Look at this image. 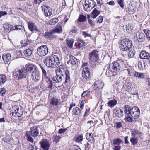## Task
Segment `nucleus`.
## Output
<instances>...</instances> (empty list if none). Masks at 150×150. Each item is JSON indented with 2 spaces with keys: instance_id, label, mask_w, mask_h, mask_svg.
Returning <instances> with one entry per match:
<instances>
[{
  "instance_id": "864d4df0",
  "label": "nucleus",
  "mask_w": 150,
  "mask_h": 150,
  "mask_svg": "<svg viewBox=\"0 0 150 150\" xmlns=\"http://www.w3.org/2000/svg\"><path fill=\"white\" fill-rule=\"evenodd\" d=\"M144 32L146 34L147 37L150 40V31L147 30H144Z\"/></svg>"
},
{
  "instance_id": "ddd939ff",
  "label": "nucleus",
  "mask_w": 150,
  "mask_h": 150,
  "mask_svg": "<svg viewBox=\"0 0 150 150\" xmlns=\"http://www.w3.org/2000/svg\"><path fill=\"white\" fill-rule=\"evenodd\" d=\"M37 70L36 66L32 64H27L25 65V72L27 74L34 72Z\"/></svg>"
},
{
  "instance_id": "0e129e2a",
  "label": "nucleus",
  "mask_w": 150,
  "mask_h": 150,
  "mask_svg": "<svg viewBox=\"0 0 150 150\" xmlns=\"http://www.w3.org/2000/svg\"><path fill=\"white\" fill-rule=\"evenodd\" d=\"M82 34L85 38L90 36V35L86 33L85 31H82Z\"/></svg>"
},
{
  "instance_id": "f03ea898",
  "label": "nucleus",
  "mask_w": 150,
  "mask_h": 150,
  "mask_svg": "<svg viewBox=\"0 0 150 150\" xmlns=\"http://www.w3.org/2000/svg\"><path fill=\"white\" fill-rule=\"evenodd\" d=\"M132 46V41L129 39L125 38L121 40L119 48L121 50L126 51L129 50Z\"/></svg>"
},
{
  "instance_id": "9b49d317",
  "label": "nucleus",
  "mask_w": 150,
  "mask_h": 150,
  "mask_svg": "<svg viewBox=\"0 0 150 150\" xmlns=\"http://www.w3.org/2000/svg\"><path fill=\"white\" fill-rule=\"evenodd\" d=\"M52 60L51 63V68H53L57 67L59 64L60 61L59 58L57 56L54 55L51 56Z\"/></svg>"
},
{
  "instance_id": "aec40b11",
  "label": "nucleus",
  "mask_w": 150,
  "mask_h": 150,
  "mask_svg": "<svg viewBox=\"0 0 150 150\" xmlns=\"http://www.w3.org/2000/svg\"><path fill=\"white\" fill-rule=\"evenodd\" d=\"M126 83L125 86L126 90L128 92L131 91L134 88V84L129 81H127Z\"/></svg>"
},
{
  "instance_id": "412c9836",
  "label": "nucleus",
  "mask_w": 150,
  "mask_h": 150,
  "mask_svg": "<svg viewBox=\"0 0 150 150\" xmlns=\"http://www.w3.org/2000/svg\"><path fill=\"white\" fill-rule=\"evenodd\" d=\"M103 86V83L101 80L96 81L94 83V87L96 89H100L102 88Z\"/></svg>"
},
{
  "instance_id": "f257e3e1",
  "label": "nucleus",
  "mask_w": 150,
  "mask_h": 150,
  "mask_svg": "<svg viewBox=\"0 0 150 150\" xmlns=\"http://www.w3.org/2000/svg\"><path fill=\"white\" fill-rule=\"evenodd\" d=\"M57 75L53 78V81L54 83H59L62 80V77L58 75H61L64 78V83H69L70 81V74L69 71L64 67L60 66L57 68L55 70Z\"/></svg>"
},
{
  "instance_id": "69168bd1",
  "label": "nucleus",
  "mask_w": 150,
  "mask_h": 150,
  "mask_svg": "<svg viewBox=\"0 0 150 150\" xmlns=\"http://www.w3.org/2000/svg\"><path fill=\"white\" fill-rule=\"evenodd\" d=\"M7 14V13L6 11H0V18L4 15H6Z\"/></svg>"
},
{
  "instance_id": "a19ab883",
  "label": "nucleus",
  "mask_w": 150,
  "mask_h": 150,
  "mask_svg": "<svg viewBox=\"0 0 150 150\" xmlns=\"http://www.w3.org/2000/svg\"><path fill=\"white\" fill-rule=\"evenodd\" d=\"M32 51L30 49H28L25 50L24 53L26 56H30L32 54Z\"/></svg>"
},
{
  "instance_id": "9d476101",
  "label": "nucleus",
  "mask_w": 150,
  "mask_h": 150,
  "mask_svg": "<svg viewBox=\"0 0 150 150\" xmlns=\"http://www.w3.org/2000/svg\"><path fill=\"white\" fill-rule=\"evenodd\" d=\"M42 11H44L45 16H50L52 13V9L45 4H43L41 6Z\"/></svg>"
},
{
  "instance_id": "338daca9",
  "label": "nucleus",
  "mask_w": 150,
  "mask_h": 150,
  "mask_svg": "<svg viewBox=\"0 0 150 150\" xmlns=\"http://www.w3.org/2000/svg\"><path fill=\"white\" fill-rule=\"evenodd\" d=\"M66 130V129H60L58 131V133L59 134L63 133L65 132Z\"/></svg>"
},
{
  "instance_id": "603ef678",
  "label": "nucleus",
  "mask_w": 150,
  "mask_h": 150,
  "mask_svg": "<svg viewBox=\"0 0 150 150\" xmlns=\"http://www.w3.org/2000/svg\"><path fill=\"white\" fill-rule=\"evenodd\" d=\"M83 137L81 135H80L76 138V141L77 142H81L83 140Z\"/></svg>"
},
{
  "instance_id": "680f3d73",
  "label": "nucleus",
  "mask_w": 150,
  "mask_h": 150,
  "mask_svg": "<svg viewBox=\"0 0 150 150\" xmlns=\"http://www.w3.org/2000/svg\"><path fill=\"white\" fill-rule=\"evenodd\" d=\"M28 150H37L36 146L33 145H31L28 147Z\"/></svg>"
},
{
  "instance_id": "3c124183",
  "label": "nucleus",
  "mask_w": 150,
  "mask_h": 150,
  "mask_svg": "<svg viewBox=\"0 0 150 150\" xmlns=\"http://www.w3.org/2000/svg\"><path fill=\"white\" fill-rule=\"evenodd\" d=\"M11 139V138L10 137V136L8 135H6L4 138H3V140L4 141L6 142H9Z\"/></svg>"
},
{
  "instance_id": "e433bc0d",
  "label": "nucleus",
  "mask_w": 150,
  "mask_h": 150,
  "mask_svg": "<svg viewBox=\"0 0 150 150\" xmlns=\"http://www.w3.org/2000/svg\"><path fill=\"white\" fill-rule=\"evenodd\" d=\"M59 21V20L57 18H53L48 21V23L51 25H54L55 24Z\"/></svg>"
},
{
  "instance_id": "58836bf2",
  "label": "nucleus",
  "mask_w": 150,
  "mask_h": 150,
  "mask_svg": "<svg viewBox=\"0 0 150 150\" xmlns=\"http://www.w3.org/2000/svg\"><path fill=\"white\" fill-rule=\"evenodd\" d=\"M117 103V101L115 99L109 101L107 104L109 106L111 107H113L116 105Z\"/></svg>"
},
{
  "instance_id": "37998d69",
  "label": "nucleus",
  "mask_w": 150,
  "mask_h": 150,
  "mask_svg": "<svg viewBox=\"0 0 150 150\" xmlns=\"http://www.w3.org/2000/svg\"><path fill=\"white\" fill-rule=\"evenodd\" d=\"M20 74L19 75L18 79H20L26 77V75L24 71V69H21V70Z\"/></svg>"
},
{
  "instance_id": "de8ad7c7",
  "label": "nucleus",
  "mask_w": 150,
  "mask_h": 150,
  "mask_svg": "<svg viewBox=\"0 0 150 150\" xmlns=\"http://www.w3.org/2000/svg\"><path fill=\"white\" fill-rule=\"evenodd\" d=\"M122 142V140L119 138H117V139L114 140L113 141V143L115 145H119Z\"/></svg>"
},
{
  "instance_id": "72a5a7b5",
  "label": "nucleus",
  "mask_w": 150,
  "mask_h": 150,
  "mask_svg": "<svg viewBox=\"0 0 150 150\" xmlns=\"http://www.w3.org/2000/svg\"><path fill=\"white\" fill-rule=\"evenodd\" d=\"M135 119L132 117L130 115H127L125 118V120L127 122H133Z\"/></svg>"
},
{
  "instance_id": "4c0bfd02",
  "label": "nucleus",
  "mask_w": 150,
  "mask_h": 150,
  "mask_svg": "<svg viewBox=\"0 0 150 150\" xmlns=\"http://www.w3.org/2000/svg\"><path fill=\"white\" fill-rule=\"evenodd\" d=\"M6 81V76L4 75H0V84H4Z\"/></svg>"
},
{
  "instance_id": "6ab92c4d",
  "label": "nucleus",
  "mask_w": 150,
  "mask_h": 150,
  "mask_svg": "<svg viewBox=\"0 0 150 150\" xmlns=\"http://www.w3.org/2000/svg\"><path fill=\"white\" fill-rule=\"evenodd\" d=\"M148 63V62L146 60L139 61L138 64L139 69L140 70H143L147 66Z\"/></svg>"
},
{
  "instance_id": "2f4dec72",
  "label": "nucleus",
  "mask_w": 150,
  "mask_h": 150,
  "mask_svg": "<svg viewBox=\"0 0 150 150\" xmlns=\"http://www.w3.org/2000/svg\"><path fill=\"white\" fill-rule=\"evenodd\" d=\"M138 139L137 137L132 136L130 139V141L133 145H135L137 144L138 142Z\"/></svg>"
},
{
  "instance_id": "c03bdc74",
  "label": "nucleus",
  "mask_w": 150,
  "mask_h": 150,
  "mask_svg": "<svg viewBox=\"0 0 150 150\" xmlns=\"http://www.w3.org/2000/svg\"><path fill=\"white\" fill-rule=\"evenodd\" d=\"M81 112L79 108L78 107H76L73 109L74 113L76 115H79Z\"/></svg>"
},
{
  "instance_id": "79ce46f5",
  "label": "nucleus",
  "mask_w": 150,
  "mask_h": 150,
  "mask_svg": "<svg viewBox=\"0 0 150 150\" xmlns=\"http://www.w3.org/2000/svg\"><path fill=\"white\" fill-rule=\"evenodd\" d=\"M135 54V51L133 50L129 51L128 53V57L129 58H132L134 57Z\"/></svg>"
},
{
  "instance_id": "49530a36",
  "label": "nucleus",
  "mask_w": 150,
  "mask_h": 150,
  "mask_svg": "<svg viewBox=\"0 0 150 150\" xmlns=\"http://www.w3.org/2000/svg\"><path fill=\"white\" fill-rule=\"evenodd\" d=\"M79 40V41H78L75 43L76 45H78L80 47L83 46H84L83 41L81 40Z\"/></svg>"
},
{
  "instance_id": "ea45409f",
  "label": "nucleus",
  "mask_w": 150,
  "mask_h": 150,
  "mask_svg": "<svg viewBox=\"0 0 150 150\" xmlns=\"http://www.w3.org/2000/svg\"><path fill=\"white\" fill-rule=\"evenodd\" d=\"M133 75L135 77H138V78H143L144 77V75L143 74L137 72H135L134 73Z\"/></svg>"
},
{
  "instance_id": "1a4fd4ad",
  "label": "nucleus",
  "mask_w": 150,
  "mask_h": 150,
  "mask_svg": "<svg viewBox=\"0 0 150 150\" xmlns=\"http://www.w3.org/2000/svg\"><path fill=\"white\" fill-rule=\"evenodd\" d=\"M134 38L137 40L139 42H142L145 38L144 34L141 30L138 31L137 33L134 34Z\"/></svg>"
},
{
  "instance_id": "a211bd4d",
  "label": "nucleus",
  "mask_w": 150,
  "mask_h": 150,
  "mask_svg": "<svg viewBox=\"0 0 150 150\" xmlns=\"http://www.w3.org/2000/svg\"><path fill=\"white\" fill-rule=\"evenodd\" d=\"M31 79L34 82L38 81L40 78V75L37 70L31 74Z\"/></svg>"
},
{
  "instance_id": "bf43d9fd",
  "label": "nucleus",
  "mask_w": 150,
  "mask_h": 150,
  "mask_svg": "<svg viewBox=\"0 0 150 150\" xmlns=\"http://www.w3.org/2000/svg\"><path fill=\"white\" fill-rule=\"evenodd\" d=\"M103 21V17L101 16L98 17L97 18V23H101Z\"/></svg>"
},
{
  "instance_id": "5fc2aeb1",
  "label": "nucleus",
  "mask_w": 150,
  "mask_h": 150,
  "mask_svg": "<svg viewBox=\"0 0 150 150\" xmlns=\"http://www.w3.org/2000/svg\"><path fill=\"white\" fill-rule=\"evenodd\" d=\"M4 28L5 29V30L6 31L9 30H10V31L12 30V28L11 27H9V25H5L4 26Z\"/></svg>"
},
{
  "instance_id": "052dcab7",
  "label": "nucleus",
  "mask_w": 150,
  "mask_h": 150,
  "mask_svg": "<svg viewBox=\"0 0 150 150\" xmlns=\"http://www.w3.org/2000/svg\"><path fill=\"white\" fill-rule=\"evenodd\" d=\"M26 135L27 136V139L30 142L33 143V140L32 137L30 135H28L27 133H26Z\"/></svg>"
},
{
  "instance_id": "774afa93",
  "label": "nucleus",
  "mask_w": 150,
  "mask_h": 150,
  "mask_svg": "<svg viewBox=\"0 0 150 150\" xmlns=\"http://www.w3.org/2000/svg\"><path fill=\"white\" fill-rule=\"evenodd\" d=\"M121 147V146H115L113 149L114 150H120Z\"/></svg>"
},
{
  "instance_id": "4be33fe9",
  "label": "nucleus",
  "mask_w": 150,
  "mask_h": 150,
  "mask_svg": "<svg viewBox=\"0 0 150 150\" xmlns=\"http://www.w3.org/2000/svg\"><path fill=\"white\" fill-rule=\"evenodd\" d=\"M52 60H53V59H51V56L47 57L44 60V62L46 66L49 67L51 68Z\"/></svg>"
},
{
  "instance_id": "0eeeda50",
  "label": "nucleus",
  "mask_w": 150,
  "mask_h": 150,
  "mask_svg": "<svg viewBox=\"0 0 150 150\" xmlns=\"http://www.w3.org/2000/svg\"><path fill=\"white\" fill-rule=\"evenodd\" d=\"M99 54L98 52L96 50H93L89 54V59L93 62L95 63L99 60Z\"/></svg>"
},
{
  "instance_id": "13d9d810",
  "label": "nucleus",
  "mask_w": 150,
  "mask_h": 150,
  "mask_svg": "<svg viewBox=\"0 0 150 150\" xmlns=\"http://www.w3.org/2000/svg\"><path fill=\"white\" fill-rule=\"evenodd\" d=\"M20 72L21 70H15V72L13 73V75L18 76V78L21 73Z\"/></svg>"
},
{
  "instance_id": "c756f323",
  "label": "nucleus",
  "mask_w": 150,
  "mask_h": 150,
  "mask_svg": "<svg viewBox=\"0 0 150 150\" xmlns=\"http://www.w3.org/2000/svg\"><path fill=\"white\" fill-rule=\"evenodd\" d=\"M86 138L91 143H93L95 141L93 134L91 133L87 134Z\"/></svg>"
},
{
  "instance_id": "a878e982",
  "label": "nucleus",
  "mask_w": 150,
  "mask_h": 150,
  "mask_svg": "<svg viewBox=\"0 0 150 150\" xmlns=\"http://www.w3.org/2000/svg\"><path fill=\"white\" fill-rule=\"evenodd\" d=\"M114 113L117 116L119 117L123 116V111L119 108H116L114 110Z\"/></svg>"
},
{
  "instance_id": "cd10ccee",
  "label": "nucleus",
  "mask_w": 150,
  "mask_h": 150,
  "mask_svg": "<svg viewBox=\"0 0 150 150\" xmlns=\"http://www.w3.org/2000/svg\"><path fill=\"white\" fill-rule=\"evenodd\" d=\"M42 80L45 81L46 82L48 88L52 89L53 86L52 82L49 77L43 79Z\"/></svg>"
},
{
  "instance_id": "473e14b6",
  "label": "nucleus",
  "mask_w": 150,
  "mask_h": 150,
  "mask_svg": "<svg viewBox=\"0 0 150 150\" xmlns=\"http://www.w3.org/2000/svg\"><path fill=\"white\" fill-rule=\"evenodd\" d=\"M66 42L68 46L70 48L73 47V44L74 42L73 39H69L66 40Z\"/></svg>"
},
{
  "instance_id": "2eb2a0df",
  "label": "nucleus",
  "mask_w": 150,
  "mask_h": 150,
  "mask_svg": "<svg viewBox=\"0 0 150 150\" xmlns=\"http://www.w3.org/2000/svg\"><path fill=\"white\" fill-rule=\"evenodd\" d=\"M30 135L32 136H38L39 133L38 127L35 125L33 126L30 128Z\"/></svg>"
},
{
  "instance_id": "7c9ffc66",
  "label": "nucleus",
  "mask_w": 150,
  "mask_h": 150,
  "mask_svg": "<svg viewBox=\"0 0 150 150\" xmlns=\"http://www.w3.org/2000/svg\"><path fill=\"white\" fill-rule=\"evenodd\" d=\"M100 11L95 8L94 9L91 15V17L93 18H95L99 14Z\"/></svg>"
},
{
  "instance_id": "393cba45",
  "label": "nucleus",
  "mask_w": 150,
  "mask_h": 150,
  "mask_svg": "<svg viewBox=\"0 0 150 150\" xmlns=\"http://www.w3.org/2000/svg\"><path fill=\"white\" fill-rule=\"evenodd\" d=\"M59 100L56 97H53L51 98L50 100V105L53 106H57L58 105Z\"/></svg>"
},
{
  "instance_id": "8fccbe9b",
  "label": "nucleus",
  "mask_w": 150,
  "mask_h": 150,
  "mask_svg": "<svg viewBox=\"0 0 150 150\" xmlns=\"http://www.w3.org/2000/svg\"><path fill=\"white\" fill-rule=\"evenodd\" d=\"M6 93V89L4 88H0V96H4Z\"/></svg>"
},
{
  "instance_id": "6e6552de",
  "label": "nucleus",
  "mask_w": 150,
  "mask_h": 150,
  "mask_svg": "<svg viewBox=\"0 0 150 150\" xmlns=\"http://www.w3.org/2000/svg\"><path fill=\"white\" fill-rule=\"evenodd\" d=\"M48 48L46 45H42L38 48V52L40 56H44L48 53Z\"/></svg>"
},
{
  "instance_id": "39448f33",
  "label": "nucleus",
  "mask_w": 150,
  "mask_h": 150,
  "mask_svg": "<svg viewBox=\"0 0 150 150\" xmlns=\"http://www.w3.org/2000/svg\"><path fill=\"white\" fill-rule=\"evenodd\" d=\"M120 67V65L119 63L114 62L109 64L108 70L111 72L116 73L119 71Z\"/></svg>"
},
{
  "instance_id": "dca6fc26",
  "label": "nucleus",
  "mask_w": 150,
  "mask_h": 150,
  "mask_svg": "<svg viewBox=\"0 0 150 150\" xmlns=\"http://www.w3.org/2000/svg\"><path fill=\"white\" fill-rule=\"evenodd\" d=\"M83 69L82 73V76L85 79L88 78L90 76L89 69L85 65H83Z\"/></svg>"
},
{
  "instance_id": "c85d7f7f",
  "label": "nucleus",
  "mask_w": 150,
  "mask_h": 150,
  "mask_svg": "<svg viewBox=\"0 0 150 150\" xmlns=\"http://www.w3.org/2000/svg\"><path fill=\"white\" fill-rule=\"evenodd\" d=\"M131 134L132 136L138 138L141 136V133L139 130L134 129L132 132Z\"/></svg>"
},
{
  "instance_id": "f704fd0d",
  "label": "nucleus",
  "mask_w": 150,
  "mask_h": 150,
  "mask_svg": "<svg viewBox=\"0 0 150 150\" xmlns=\"http://www.w3.org/2000/svg\"><path fill=\"white\" fill-rule=\"evenodd\" d=\"M41 68L42 72V80L49 77L47 76L46 70L42 67L41 66Z\"/></svg>"
},
{
  "instance_id": "7ed1b4c3",
  "label": "nucleus",
  "mask_w": 150,
  "mask_h": 150,
  "mask_svg": "<svg viewBox=\"0 0 150 150\" xmlns=\"http://www.w3.org/2000/svg\"><path fill=\"white\" fill-rule=\"evenodd\" d=\"M125 111L126 114L130 115L135 119L138 118L139 116L140 110L137 107L132 108L128 107L126 109Z\"/></svg>"
},
{
  "instance_id": "f3484780",
  "label": "nucleus",
  "mask_w": 150,
  "mask_h": 150,
  "mask_svg": "<svg viewBox=\"0 0 150 150\" xmlns=\"http://www.w3.org/2000/svg\"><path fill=\"white\" fill-rule=\"evenodd\" d=\"M40 143L41 147L44 150H48L50 147V144L49 142L47 140L43 139L40 141Z\"/></svg>"
},
{
  "instance_id": "b1692460",
  "label": "nucleus",
  "mask_w": 150,
  "mask_h": 150,
  "mask_svg": "<svg viewBox=\"0 0 150 150\" xmlns=\"http://www.w3.org/2000/svg\"><path fill=\"white\" fill-rule=\"evenodd\" d=\"M70 59L68 62V63H70L71 64L74 65L78 62V59L71 55H69Z\"/></svg>"
},
{
  "instance_id": "a18cd8bd",
  "label": "nucleus",
  "mask_w": 150,
  "mask_h": 150,
  "mask_svg": "<svg viewBox=\"0 0 150 150\" xmlns=\"http://www.w3.org/2000/svg\"><path fill=\"white\" fill-rule=\"evenodd\" d=\"M86 18V16L83 15H80L78 19V21L79 22H84L85 21Z\"/></svg>"
},
{
  "instance_id": "5701e85b",
  "label": "nucleus",
  "mask_w": 150,
  "mask_h": 150,
  "mask_svg": "<svg viewBox=\"0 0 150 150\" xmlns=\"http://www.w3.org/2000/svg\"><path fill=\"white\" fill-rule=\"evenodd\" d=\"M2 59L4 62H7L11 59L10 54L8 53H5L2 56Z\"/></svg>"
},
{
  "instance_id": "c9c22d12",
  "label": "nucleus",
  "mask_w": 150,
  "mask_h": 150,
  "mask_svg": "<svg viewBox=\"0 0 150 150\" xmlns=\"http://www.w3.org/2000/svg\"><path fill=\"white\" fill-rule=\"evenodd\" d=\"M12 30H21L22 32H24L25 30L23 26L21 25H17L15 26H13L11 27Z\"/></svg>"
},
{
  "instance_id": "bb28decb",
  "label": "nucleus",
  "mask_w": 150,
  "mask_h": 150,
  "mask_svg": "<svg viewBox=\"0 0 150 150\" xmlns=\"http://www.w3.org/2000/svg\"><path fill=\"white\" fill-rule=\"evenodd\" d=\"M149 55V54L148 53L144 50L140 52L139 57L141 59H146Z\"/></svg>"
},
{
  "instance_id": "09e8293b",
  "label": "nucleus",
  "mask_w": 150,
  "mask_h": 150,
  "mask_svg": "<svg viewBox=\"0 0 150 150\" xmlns=\"http://www.w3.org/2000/svg\"><path fill=\"white\" fill-rule=\"evenodd\" d=\"M117 2L120 7L123 9L124 5V0H118Z\"/></svg>"
},
{
  "instance_id": "6e6d98bb",
  "label": "nucleus",
  "mask_w": 150,
  "mask_h": 150,
  "mask_svg": "<svg viewBox=\"0 0 150 150\" xmlns=\"http://www.w3.org/2000/svg\"><path fill=\"white\" fill-rule=\"evenodd\" d=\"M61 138V137L60 136H56L54 138V141L56 143L58 142Z\"/></svg>"
},
{
  "instance_id": "4d7b16f0",
  "label": "nucleus",
  "mask_w": 150,
  "mask_h": 150,
  "mask_svg": "<svg viewBox=\"0 0 150 150\" xmlns=\"http://www.w3.org/2000/svg\"><path fill=\"white\" fill-rule=\"evenodd\" d=\"M90 92V91L88 90L84 91L81 95L83 97L86 96L89 94Z\"/></svg>"
},
{
  "instance_id": "20e7f679",
  "label": "nucleus",
  "mask_w": 150,
  "mask_h": 150,
  "mask_svg": "<svg viewBox=\"0 0 150 150\" xmlns=\"http://www.w3.org/2000/svg\"><path fill=\"white\" fill-rule=\"evenodd\" d=\"M12 112L13 115L16 117H20L23 114V108L21 106L18 105H15L12 107Z\"/></svg>"
},
{
  "instance_id": "423d86ee",
  "label": "nucleus",
  "mask_w": 150,
  "mask_h": 150,
  "mask_svg": "<svg viewBox=\"0 0 150 150\" xmlns=\"http://www.w3.org/2000/svg\"><path fill=\"white\" fill-rule=\"evenodd\" d=\"M95 4L93 0H86L83 6L84 9L87 11H90L95 7Z\"/></svg>"
},
{
  "instance_id": "4468645a",
  "label": "nucleus",
  "mask_w": 150,
  "mask_h": 150,
  "mask_svg": "<svg viewBox=\"0 0 150 150\" xmlns=\"http://www.w3.org/2000/svg\"><path fill=\"white\" fill-rule=\"evenodd\" d=\"M28 26L29 29L31 31H35L40 34L41 33V30L38 28L34 23L29 22L28 23Z\"/></svg>"
},
{
  "instance_id": "e2e57ef3",
  "label": "nucleus",
  "mask_w": 150,
  "mask_h": 150,
  "mask_svg": "<svg viewBox=\"0 0 150 150\" xmlns=\"http://www.w3.org/2000/svg\"><path fill=\"white\" fill-rule=\"evenodd\" d=\"M85 101L84 100H82L80 104V108L81 109H82L84 105Z\"/></svg>"
},
{
  "instance_id": "f8f14e48",
  "label": "nucleus",
  "mask_w": 150,
  "mask_h": 150,
  "mask_svg": "<svg viewBox=\"0 0 150 150\" xmlns=\"http://www.w3.org/2000/svg\"><path fill=\"white\" fill-rule=\"evenodd\" d=\"M62 32V27L60 26L57 25L56 27L52 30L50 32L46 33L45 36L49 35L54 33H60Z\"/></svg>"
}]
</instances>
